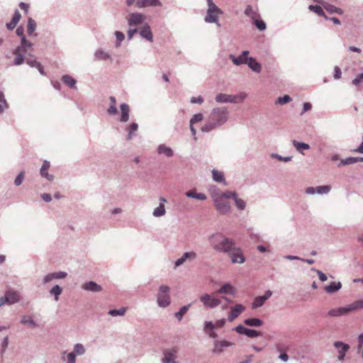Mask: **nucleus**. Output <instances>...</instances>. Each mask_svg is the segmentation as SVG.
<instances>
[{
	"label": "nucleus",
	"mask_w": 363,
	"mask_h": 363,
	"mask_svg": "<svg viewBox=\"0 0 363 363\" xmlns=\"http://www.w3.org/2000/svg\"><path fill=\"white\" fill-rule=\"evenodd\" d=\"M190 305L184 306L182 307L177 313H175V317L179 320H181L183 318V315L188 311Z\"/></svg>",
	"instance_id": "nucleus-48"
},
{
	"label": "nucleus",
	"mask_w": 363,
	"mask_h": 363,
	"mask_svg": "<svg viewBox=\"0 0 363 363\" xmlns=\"http://www.w3.org/2000/svg\"><path fill=\"white\" fill-rule=\"evenodd\" d=\"M140 35L147 39V40L150 41V42H152L153 40V36H152V31L150 30V27L149 26H144L140 32Z\"/></svg>",
	"instance_id": "nucleus-26"
},
{
	"label": "nucleus",
	"mask_w": 363,
	"mask_h": 363,
	"mask_svg": "<svg viewBox=\"0 0 363 363\" xmlns=\"http://www.w3.org/2000/svg\"><path fill=\"white\" fill-rule=\"evenodd\" d=\"M248 330V328L244 327L243 325H238L236 328H235V331L237 333H238L239 334H244V335H246V333H247V330Z\"/></svg>",
	"instance_id": "nucleus-63"
},
{
	"label": "nucleus",
	"mask_w": 363,
	"mask_h": 363,
	"mask_svg": "<svg viewBox=\"0 0 363 363\" xmlns=\"http://www.w3.org/2000/svg\"><path fill=\"white\" fill-rule=\"evenodd\" d=\"M342 284L340 282H332L330 285L325 286V291L328 294H333L340 289Z\"/></svg>",
	"instance_id": "nucleus-30"
},
{
	"label": "nucleus",
	"mask_w": 363,
	"mask_h": 363,
	"mask_svg": "<svg viewBox=\"0 0 363 363\" xmlns=\"http://www.w3.org/2000/svg\"><path fill=\"white\" fill-rule=\"evenodd\" d=\"M229 252L233 263L242 264L245 262V258L240 248H236L234 245Z\"/></svg>",
	"instance_id": "nucleus-9"
},
{
	"label": "nucleus",
	"mask_w": 363,
	"mask_h": 363,
	"mask_svg": "<svg viewBox=\"0 0 363 363\" xmlns=\"http://www.w3.org/2000/svg\"><path fill=\"white\" fill-rule=\"evenodd\" d=\"M210 242L216 250L224 252H230L235 245L232 240L225 238L220 233L213 235L210 238Z\"/></svg>",
	"instance_id": "nucleus-3"
},
{
	"label": "nucleus",
	"mask_w": 363,
	"mask_h": 363,
	"mask_svg": "<svg viewBox=\"0 0 363 363\" xmlns=\"http://www.w3.org/2000/svg\"><path fill=\"white\" fill-rule=\"evenodd\" d=\"M334 346L337 349L338 356L337 359L340 361H342L345 358L346 352L348 351L350 346L347 344H345L342 342L337 341L334 342Z\"/></svg>",
	"instance_id": "nucleus-13"
},
{
	"label": "nucleus",
	"mask_w": 363,
	"mask_h": 363,
	"mask_svg": "<svg viewBox=\"0 0 363 363\" xmlns=\"http://www.w3.org/2000/svg\"><path fill=\"white\" fill-rule=\"evenodd\" d=\"M35 28H36V23H35V21L33 18H29L28 20V25H27V32H28V35H33L35 30Z\"/></svg>",
	"instance_id": "nucleus-40"
},
{
	"label": "nucleus",
	"mask_w": 363,
	"mask_h": 363,
	"mask_svg": "<svg viewBox=\"0 0 363 363\" xmlns=\"http://www.w3.org/2000/svg\"><path fill=\"white\" fill-rule=\"evenodd\" d=\"M84 352H85V350H84V348L82 345L77 344L74 346V353L75 354H78V355L83 354L84 353Z\"/></svg>",
	"instance_id": "nucleus-58"
},
{
	"label": "nucleus",
	"mask_w": 363,
	"mask_h": 363,
	"mask_svg": "<svg viewBox=\"0 0 363 363\" xmlns=\"http://www.w3.org/2000/svg\"><path fill=\"white\" fill-rule=\"evenodd\" d=\"M111 101V105L110 107L108 109V113L110 115H115L117 113V108H116V98L113 96L110 97Z\"/></svg>",
	"instance_id": "nucleus-38"
},
{
	"label": "nucleus",
	"mask_w": 363,
	"mask_h": 363,
	"mask_svg": "<svg viewBox=\"0 0 363 363\" xmlns=\"http://www.w3.org/2000/svg\"><path fill=\"white\" fill-rule=\"evenodd\" d=\"M208 4L207 14L205 17V21L207 23H218L219 16L223 14V11L213 2V0H206Z\"/></svg>",
	"instance_id": "nucleus-4"
},
{
	"label": "nucleus",
	"mask_w": 363,
	"mask_h": 363,
	"mask_svg": "<svg viewBox=\"0 0 363 363\" xmlns=\"http://www.w3.org/2000/svg\"><path fill=\"white\" fill-rule=\"evenodd\" d=\"M331 189L330 186H321L316 188V192L320 194H327Z\"/></svg>",
	"instance_id": "nucleus-56"
},
{
	"label": "nucleus",
	"mask_w": 363,
	"mask_h": 363,
	"mask_svg": "<svg viewBox=\"0 0 363 363\" xmlns=\"http://www.w3.org/2000/svg\"><path fill=\"white\" fill-rule=\"evenodd\" d=\"M62 82L69 87H74L76 84V80L70 75H64L62 77Z\"/></svg>",
	"instance_id": "nucleus-37"
},
{
	"label": "nucleus",
	"mask_w": 363,
	"mask_h": 363,
	"mask_svg": "<svg viewBox=\"0 0 363 363\" xmlns=\"http://www.w3.org/2000/svg\"><path fill=\"white\" fill-rule=\"evenodd\" d=\"M213 179L218 182H223L225 181L224 175L223 172L218 171L216 169H213L212 171Z\"/></svg>",
	"instance_id": "nucleus-41"
},
{
	"label": "nucleus",
	"mask_w": 363,
	"mask_h": 363,
	"mask_svg": "<svg viewBox=\"0 0 363 363\" xmlns=\"http://www.w3.org/2000/svg\"><path fill=\"white\" fill-rule=\"evenodd\" d=\"M159 0H140L136 2V6L138 8H144L147 6H160Z\"/></svg>",
	"instance_id": "nucleus-19"
},
{
	"label": "nucleus",
	"mask_w": 363,
	"mask_h": 363,
	"mask_svg": "<svg viewBox=\"0 0 363 363\" xmlns=\"http://www.w3.org/2000/svg\"><path fill=\"white\" fill-rule=\"evenodd\" d=\"M309 9L317 13L318 16H324L325 18H327L323 9L321 8V6H318V5H315V6H313V5H311L309 6Z\"/></svg>",
	"instance_id": "nucleus-45"
},
{
	"label": "nucleus",
	"mask_w": 363,
	"mask_h": 363,
	"mask_svg": "<svg viewBox=\"0 0 363 363\" xmlns=\"http://www.w3.org/2000/svg\"><path fill=\"white\" fill-rule=\"evenodd\" d=\"M262 333L259 331H257L255 330L248 329L247 330L246 335L249 337H256L258 336H260Z\"/></svg>",
	"instance_id": "nucleus-60"
},
{
	"label": "nucleus",
	"mask_w": 363,
	"mask_h": 363,
	"mask_svg": "<svg viewBox=\"0 0 363 363\" xmlns=\"http://www.w3.org/2000/svg\"><path fill=\"white\" fill-rule=\"evenodd\" d=\"M230 58L232 59L233 63L236 65H239L241 64L247 63L248 58L245 57L243 56H239L238 57H235L233 55H230Z\"/></svg>",
	"instance_id": "nucleus-47"
},
{
	"label": "nucleus",
	"mask_w": 363,
	"mask_h": 363,
	"mask_svg": "<svg viewBox=\"0 0 363 363\" xmlns=\"http://www.w3.org/2000/svg\"><path fill=\"white\" fill-rule=\"evenodd\" d=\"M145 16L139 13H132L128 18V25L130 26H138L143 23L145 20Z\"/></svg>",
	"instance_id": "nucleus-11"
},
{
	"label": "nucleus",
	"mask_w": 363,
	"mask_h": 363,
	"mask_svg": "<svg viewBox=\"0 0 363 363\" xmlns=\"http://www.w3.org/2000/svg\"><path fill=\"white\" fill-rule=\"evenodd\" d=\"M228 118V112L225 108H214L209 118L218 125L224 123Z\"/></svg>",
	"instance_id": "nucleus-6"
},
{
	"label": "nucleus",
	"mask_w": 363,
	"mask_h": 363,
	"mask_svg": "<svg viewBox=\"0 0 363 363\" xmlns=\"http://www.w3.org/2000/svg\"><path fill=\"white\" fill-rule=\"evenodd\" d=\"M357 162H363V157H347L346 159L341 160L340 164L341 165H347V164L356 163Z\"/></svg>",
	"instance_id": "nucleus-36"
},
{
	"label": "nucleus",
	"mask_w": 363,
	"mask_h": 363,
	"mask_svg": "<svg viewBox=\"0 0 363 363\" xmlns=\"http://www.w3.org/2000/svg\"><path fill=\"white\" fill-rule=\"evenodd\" d=\"M165 208L164 203H160L153 211V215L155 217H160L165 214Z\"/></svg>",
	"instance_id": "nucleus-44"
},
{
	"label": "nucleus",
	"mask_w": 363,
	"mask_h": 363,
	"mask_svg": "<svg viewBox=\"0 0 363 363\" xmlns=\"http://www.w3.org/2000/svg\"><path fill=\"white\" fill-rule=\"evenodd\" d=\"M233 196H235V193L232 191H227L221 194H211L215 207L220 214H226L230 212V205L228 199L231 198Z\"/></svg>",
	"instance_id": "nucleus-2"
},
{
	"label": "nucleus",
	"mask_w": 363,
	"mask_h": 363,
	"mask_svg": "<svg viewBox=\"0 0 363 363\" xmlns=\"http://www.w3.org/2000/svg\"><path fill=\"white\" fill-rule=\"evenodd\" d=\"M232 198L234 199L235 205L237 208L240 210H243L245 207V202L241 199L237 197V196H233Z\"/></svg>",
	"instance_id": "nucleus-49"
},
{
	"label": "nucleus",
	"mask_w": 363,
	"mask_h": 363,
	"mask_svg": "<svg viewBox=\"0 0 363 363\" xmlns=\"http://www.w3.org/2000/svg\"><path fill=\"white\" fill-rule=\"evenodd\" d=\"M67 277V273L64 272L51 273L46 275L44 278V282L48 283L54 279H63Z\"/></svg>",
	"instance_id": "nucleus-24"
},
{
	"label": "nucleus",
	"mask_w": 363,
	"mask_h": 363,
	"mask_svg": "<svg viewBox=\"0 0 363 363\" xmlns=\"http://www.w3.org/2000/svg\"><path fill=\"white\" fill-rule=\"evenodd\" d=\"M247 63L250 69H252L253 71L257 73L261 72V65L256 62L253 58H248Z\"/></svg>",
	"instance_id": "nucleus-33"
},
{
	"label": "nucleus",
	"mask_w": 363,
	"mask_h": 363,
	"mask_svg": "<svg viewBox=\"0 0 363 363\" xmlns=\"http://www.w3.org/2000/svg\"><path fill=\"white\" fill-rule=\"evenodd\" d=\"M7 107L8 104L4 99V95L3 92L0 91V113H2Z\"/></svg>",
	"instance_id": "nucleus-51"
},
{
	"label": "nucleus",
	"mask_w": 363,
	"mask_h": 363,
	"mask_svg": "<svg viewBox=\"0 0 363 363\" xmlns=\"http://www.w3.org/2000/svg\"><path fill=\"white\" fill-rule=\"evenodd\" d=\"M50 293L52 294L55 295V301H57L58 296L62 293V289L58 285H56L54 287H52V289L50 291Z\"/></svg>",
	"instance_id": "nucleus-54"
},
{
	"label": "nucleus",
	"mask_w": 363,
	"mask_h": 363,
	"mask_svg": "<svg viewBox=\"0 0 363 363\" xmlns=\"http://www.w3.org/2000/svg\"><path fill=\"white\" fill-rule=\"evenodd\" d=\"M216 127H217V124L216 123H213L209 118V121L201 128V130L203 132H209L211 130L216 128Z\"/></svg>",
	"instance_id": "nucleus-46"
},
{
	"label": "nucleus",
	"mask_w": 363,
	"mask_h": 363,
	"mask_svg": "<svg viewBox=\"0 0 363 363\" xmlns=\"http://www.w3.org/2000/svg\"><path fill=\"white\" fill-rule=\"evenodd\" d=\"M203 116L201 113H197V114H195L191 119L190 129H191V133L193 135H196V129L194 128L193 125L196 123H199V122L203 120Z\"/></svg>",
	"instance_id": "nucleus-31"
},
{
	"label": "nucleus",
	"mask_w": 363,
	"mask_h": 363,
	"mask_svg": "<svg viewBox=\"0 0 363 363\" xmlns=\"http://www.w3.org/2000/svg\"><path fill=\"white\" fill-rule=\"evenodd\" d=\"M362 81H363V73L359 74L355 79H354L352 81V84L355 86H357Z\"/></svg>",
	"instance_id": "nucleus-64"
},
{
	"label": "nucleus",
	"mask_w": 363,
	"mask_h": 363,
	"mask_svg": "<svg viewBox=\"0 0 363 363\" xmlns=\"http://www.w3.org/2000/svg\"><path fill=\"white\" fill-rule=\"evenodd\" d=\"M231 344L226 340H220L216 341L214 343V348L213 350V352L214 353H220L223 352V347H226L230 346Z\"/></svg>",
	"instance_id": "nucleus-23"
},
{
	"label": "nucleus",
	"mask_w": 363,
	"mask_h": 363,
	"mask_svg": "<svg viewBox=\"0 0 363 363\" xmlns=\"http://www.w3.org/2000/svg\"><path fill=\"white\" fill-rule=\"evenodd\" d=\"M245 14L247 16H249L252 21L255 20L257 18H259L260 15L257 12V11L250 5H248L245 10Z\"/></svg>",
	"instance_id": "nucleus-25"
},
{
	"label": "nucleus",
	"mask_w": 363,
	"mask_h": 363,
	"mask_svg": "<svg viewBox=\"0 0 363 363\" xmlns=\"http://www.w3.org/2000/svg\"><path fill=\"white\" fill-rule=\"evenodd\" d=\"M19 301V295L15 291H9L4 297L0 298V306L5 303L13 304Z\"/></svg>",
	"instance_id": "nucleus-8"
},
{
	"label": "nucleus",
	"mask_w": 363,
	"mask_h": 363,
	"mask_svg": "<svg viewBox=\"0 0 363 363\" xmlns=\"http://www.w3.org/2000/svg\"><path fill=\"white\" fill-rule=\"evenodd\" d=\"M16 34L20 36L21 39V45L13 51V54L15 56L13 64L16 66H19L24 62V55L27 53V51L32 50L33 43L26 39L24 35V29L22 26H19L16 29Z\"/></svg>",
	"instance_id": "nucleus-1"
},
{
	"label": "nucleus",
	"mask_w": 363,
	"mask_h": 363,
	"mask_svg": "<svg viewBox=\"0 0 363 363\" xmlns=\"http://www.w3.org/2000/svg\"><path fill=\"white\" fill-rule=\"evenodd\" d=\"M170 288L166 285H162L159 288L157 296V301L160 307L165 308L170 304Z\"/></svg>",
	"instance_id": "nucleus-5"
},
{
	"label": "nucleus",
	"mask_w": 363,
	"mask_h": 363,
	"mask_svg": "<svg viewBox=\"0 0 363 363\" xmlns=\"http://www.w3.org/2000/svg\"><path fill=\"white\" fill-rule=\"evenodd\" d=\"M21 323L24 324V325H26V324H28L30 325L32 328H35L36 327V324L33 321V320L30 317V316H27V315H25L21 319Z\"/></svg>",
	"instance_id": "nucleus-50"
},
{
	"label": "nucleus",
	"mask_w": 363,
	"mask_h": 363,
	"mask_svg": "<svg viewBox=\"0 0 363 363\" xmlns=\"http://www.w3.org/2000/svg\"><path fill=\"white\" fill-rule=\"evenodd\" d=\"M21 18V13H19L18 11H16L12 17L11 21L9 23H6V28L10 30L14 29V28L16 26L17 23L19 22Z\"/></svg>",
	"instance_id": "nucleus-22"
},
{
	"label": "nucleus",
	"mask_w": 363,
	"mask_h": 363,
	"mask_svg": "<svg viewBox=\"0 0 363 363\" xmlns=\"http://www.w3.org/2000/svg\"><path fill=\"white\" fill-rule=\"evenodd\" d=\"M196 253L194 252H185L182 257L179 259H178L175 262V267H177L180 266L181 264H184L186 261H191L196 259Z\"/></svg>",
	"instance_id": "nucleus-17"
},
{
	"label": "nucleus",
	"mask_w": 363,
	"mask_h": 363,
	"mask_svg": "<svg viewBox=\"0 0 363 363\" xmlns=\"http://www.w3.org/2000/svg\"><path fill=\"white\" fill-rule=\"evenodd\" d=\"M235 96L225 94H219L216 96V100L218 103L235 102Z\"/></svg>",
	"instance_id": "nucleus-27"
},
{
	"label": "nucleus",
	"mask_w": 363,
	"mask_h": 363,
	"mask_svg": "<svg viewBox=\"0 0 363 363\" xmlns=\"http://www.w3.org/2000/svg\"><path fill=\"white\" fill-rule=\"evenodd\" d=\"M121 121L127 122L129 118V112H130V108H129L128 105L126 104H122L121 105Z\"/></svg>",
	"instance_id": "nucleus-28"
},
{
	"label": "nucleus",
	"mask_w": 363,
	"mask_h": 363,
	"mask_svg": "<svg viewBox=\"0 0 363 363\" xmlns=\"http://www.w3.org/2000/svg\"><path fill=\"white\" fill-rule=\"evenodd\" d=\"M95 56L98 60H107L109 58V55L103 50L96 51Z\"/></svg>",
	"instance_id": "nucleus-55"
},
{
	"label": "nucleus",
	"mask_w": 363,
	"mask_h": 363,
	"mask_svg": "<svg viewBox=\"0 0 363 363\" xmlns=\"http://www.w3.org/2000/svg\"><path fill=\"white\" fill-rule=\"evenodd\" d=\"M115 35L117 39L116 46L118 47L121 45V43L124 40L125 35L122 32L120 31H116Z\"/></svg>",
	"instance_id": "nucleus-61"
},
{
	"label": "nucleus",
	"mask_w": 363,
	"mask_h": 363,
	"mask_svg": "<svg viewBox=\"0 0 363 363\" xmlns=\"http://www.w3.org/2000/svg\"><path fill=\"white\" fill-rule=\"evenodd\" d=\"M292 143L298 152H301L302 150H308L310 148V146L304 143L293 140Z\"/></svg>",
	"instance_id": "nucleus-42"
},
{
	"label": "nucleus",
	"mask_w": 363,
	"mask_h": 363,
	"mask_svg": "<svg viewBox=\"0 0 363 363\" xmlns=\"http://www.w3.org/2000/svg\"><path fill=\"white\" fill-rule=\"evenodd\" d=\"M126 311V308H121L119 310H111L108 312V314L112 316H116V315H123Z\"/></svg>",
	"instance_id": "nucleus-53"
},
{
	"label": "nucleus",
	"mask_w": 363,
	"mask_h": 363,
	"mask_svg": "<svg viewBox=\"0 0 363 363\" xmlns=\"http://www.w3.org/2000/svg\"><path fill=\"white\" fill-rule=\"evenodd\" d=\"M178 352V349L177 347H173L169 350H167L164 352V357L162 358L163 363H177L174 361L176 358V354Z\"/></svg>",
	"instance_id": "nucleus-12"
},
{
	"label": "nucleus",
	"mask_w": 363,
	"mask_h": 363,
	"mask_svg": "<svg viewBox=\"0 0 363 363\" xmlns=\"http://www.w3.org/2000/svg\"><path fill=\"white\" fill-rule=\"evenodd\" d=\"M186 196L189 198L203 201L206 199V196L202 193H196L195 191H189L186 192Z\"/></svg>",
	"instance_id": "nucleus-32"
},
{
	"label": "nucleus",
	"mask_w": 363,
	"mask_h": 363,
	"mask_svg": "<svg viewBox=\"0 0 363 363\" xmlns=\"http://www.w3.org/2000/svg\"><path fill=\"white\" fill-rule=\"evenodd\" d=\"M23 179H24V173L22 172L16 178V179L14 181L15 184L16 186L21 185L23 182Z\"/></svg>",
	"instance_id": "nucleus-62"
},
{
	"label": "nucleus",
	"mask_w": 363,
	"mask_h": 363,
	"mask_svg": "<svg viewBox=\"0 0 363 363\" xmlns=\"http://www.w3.org/2000/svg\"><path fill=\"white\" fill-rule=\"evenodd\" d=\"M32 50H28L27 51V53H26L24 55V62H26L29 66L32 67H35L38 69V71L40 72V74H45V72H44V70H43V66L41 65V64L38 62L35 59H30V58H27L26 59V55H28L29 57H33V55H31V54L30 53V52H32Z\"/></svg>",
	"instance_id": "nucleus-14"
},
{
	"label": "nucleus",
	"mask_w": 363,
	"mask_h": 363,
	"mask_svg": "<svg viewBox=\"0 0 363 363\" xmlns=\"http://www.w3.org/2000/svg\"><path fill=\"white\" fill-rule=\"evenodd\" d=\"M350 312L357 308H363V299L357 301L349 306Z\"/></svg>",
	"instance_id": "nucleus-52"
},
{
	"label": "nucleus",
	"mask_w": 363,
	"mask_h": 363,
	"mask_svg": "<svg viewBox=\"0 0 363 363\" xmlns=\"http://www.w3.org/2000/svg\"><path fill=\"white\" fill-rule=\"evenodd\" d=\"M225 323V319L223 318L217 320L215 323L212 322H206L204 325V330L206 333H208V330H213L216 328H220L224 326Z\"/></svg>",
	"instance_id": "nucleus-16"
},
{
	"label": "nucleus",
	"mask_w": 363,
	"mask_h": 363,
	"mask_svg": "<svg viewBox=\"0 0 363 363\" xmlns=\"http://www.w3.org/2000/svg\"><path fill=\"white\" fill-rule=\"evenodd\" d=\"M217 294H225L233 295L235 294V288L230 284H225L217 291Z\"/></svg>",
	"instance_id": "nucleus-21"
},
{
	"label": "nucleus",
	"mask_w": 363,
	"mask_h": 363,
	"mask_svg": "<svg viewBox=\"0 0 363 363\" xmlns=\"http://www.w3.org/2000/svg\"><path fill=\"white\" fill-rule=\"evenodd\" d=\"M350 312L349 306L347 307H340L333 308L328 311V315L331 317H337L347 314Z\"/></svg>",
	"instance_id": "nucleus-18"
},
{
	"label": "nucleus",
	"mask_w": 363,
	"mask_h": 363,
	"mask_svg": "<svg viewBox=\"0 0 363 363\" xmlns=\"http://www.w3.org/2000/svg\"><path fill=\"white\" fill-rule=\"evenodd\" d=\"M323 7L326 11H328L330 13H337L339 14H342L343 13L342 10L340 8H337L331 4H329L328 3H325L323 4Z\"/></svg>",
	"instance_id": "nucleus-39"
},
{
	"label": "nucleus",
	"mask_w": 363,
	"mask_h": 363,
	"mask_svg": "<svg viewBox=\"0 0 363 363\" xmlns=\"http://www.w3.org/2000/svg\"><path fill=\"white\" fill-rule=\"evenodd\" d=\"M82 288L84 290L86 291H101V286L98 285L94 281H89L85 283Z\"/></svg>",
	"instance_id": "nucleus-29"
},
{
	"label": "nucleus",
	"mask_w": 363,
	"mask_h": 363,
	"mask_svg": "<svg viewBox=\"0 0 363 363\" xmlns=\"http://www.w3.org/2000/svg\"><path fill=\"white\" fill-rule=\"evenodd\" d=\"M138 128V124H137V123H132V124L129 126V128H128V139H130V138H132L133 134L135 131H137Z\"/></svg>",
	"instance_id": "nucleus-57"
},
{
	"label": "nucleus",
	"mask_w": 363,
	"mask_h": 363,
	"mask_svg": "<svg viewBox=\"0 0 363 363\" xmlns=\"http://www.w3.org/2000/svg\"><path fill=\"white\" fill-rule=\"evenodd\" d=\"M245 310V306L242 304H236L230 307V311L228 315V319L230 322H233Z\"/></svg>",
	"instance_id": "nucleus-10"
},
{
	"label": "nucleus",
	"mask_w": 363,
	"mask_h": 363,
	"mask_svg": "<svg viewBox=\"0 0 363 363\" xmlns=\"http://www.w3.org/2000/svg\"><path fill=\"white\" fill-rule=\"evenodd\" d=\"M291 99L289 95H284L283 97H279L276 103L279 104H284L291 101Z\"/></svg>",
	"instance_id": "nucleus-59"
},
{
	"label": "nucleus",
	"mask_w": 363,
	"mask_h": 363,
	"mask_svg": "<svg viewBox=\"0 0 363 363\" xmlns=\"http://www.w3.org/2000/svg\"><path fill=\"white\" fill-rule=\"evenodd\" d=\"M216 292L212 294H206L200 297V301L203 303V306L206 308H215L221 303V299L218 298Z\"/></svg>",
	"instance_id": "nucleus-7"
},
{
	"label": "nucleus",
	"mask_w": 363,
	"mask_h": 363,
	"mask_svg": "<svg viewBox=\"0 0 363 363\" xmlns=\"http://www.w3.org/2000/svg\"><path fill=\"white\" fill-rule=\"evenodd\" d=\"M50 167V162L47 160H45L43 162V166L40 169V175L43 177L46 178L49 181H52L54 179V177L48 173V171Z\"/></svg>",
	"instance_id": "nucleus-20"
},
{
	"label": "nucleus",
	"mask_w": 363,
	"mask_h": 363,
	"mask_svg": "<svg viewBox=\"0 0 363 363\" xmlns=\"http://www.w3.org/2000/svg\"><path fill=\"white\" fill-rule=\"evenodd\" d=\"M272 294V291L268 290L265 292L264 295L256 297L252 303V308L261 307Z\"/></svg>",
	"instance_id": "nucleus-15"
},
{
	"label": "nucleus",
	"mask_w": 363,
	"mask_h": 363,
	"mask_svg": "<svg viewBox=\"0 0 363 363\" xmlns=\"http://www.w3.org/2000/svg\"><path fill=\"white\" fill-rule=\"evenodd\" d=\"M245 324L252 327H259L263 324V321L259 318H247L244 320Z\"/></svg>",
	"instance_id": "nucleus-34"
},
{
	"label": "nucleus",
	"mask_w": 363,
	"mask_h": 363,
	"mask_svg": "<svg viewBox=\"0 0 363 363\" xmlns=\"http://www.w3.org/2000/svg\"><path fill=\"white\" fill-rule=\"evenodd\" d=\"M158 153L164 155L167 157H172L173 155V151L170 147L165 146L164 145H160L158 147Z\"/></svg>",
	"instance_id": "nucleus-35"
},
{
	"label": "nucleus",
	"mask_w": 363,
	"mask_h": 363,
	"mask_svg": "<svg viewBox=\"0 0 363 363\" xmlns=\"http://www.w3.org/2000/svg\"><path fill=\"white\" fill-rule=\"evenodd\" d=\"M253 24L257 27L259 30H264L266 29L265 23L261 19V18H257L255 20L252 21Z\"/></svg>",
	"instance_id": "nucleus-43"
}]
</instances>
